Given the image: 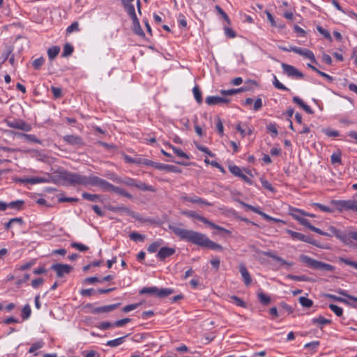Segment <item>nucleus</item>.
Segmentation results:
<instances>
[{"label":"nucleus","instance_id":"obj_64","mask_svg":"<svg viewBox=\"0 0 357 357\" xmlns=\"http://www.w3.org/2000/svg\"><path fill=\"white\" fill-rule=\"evenodd\" d=\"M261 183L262 186L264 188L268 190L271 192H274L275 191V189L272 186L271 183H269L267 180L264 179V178H261Z\"/></svg>","mask_w":357,"mask_h":357},{"label":"nucleus","instance_id":"obj_40","mask_svg":"<svg viewBox=\"0 0 357 357\" xmlns=\"http://www.w3.org/2000/svg\"><path fill=\"white\" fill-rule=\"evenodd\" d=\"M192 92L196 101L201 104L202 102V92L198 86H195L192 89Z\"/></svg>","mask_w":357,"mask_h":357},{"label":"nucleus","instance_id":"obj_62","mask_svg":"<svg viewBox=\"0 0 357 357\" xmlns=\"http://www.w3.org/2000/svg\"><path fill=\"white\" fill-rule=\"evenodd\" d=\"M79 31V24L77 22H73L67 29L66 32L67 33H70L73 31Z\"/></svg>","mask_w":357,"mask_h":357},{"label":"nucleus","instance_id":"obj_31","mask_svg":"<svg viewBox=\"0 0 357 357\" xmlns=\"http://www.w3.org/2000/svg\"><path fill=\"white\" fill-rule=\"evenodd\" d=\"M163 241L162 239L158 240L150 244L147 248V250L150 253L155 252L158 248L162 245Z\"/></svg>","mask_w":357,"mask_h":357},{"label":"nucleus","instance_id":"obj_17","mask_svg":"<svg viewBox=\"0 0 357 357\" xmlns=\"http://www.w3.org/2000/svg\"><path fill=\"white\" fill-rule=\"evenodd\" d=\"M129 15L132 21V30L134 33L139 36L144 37L145 34L140 26L139 21L136 15V13H135L134 14H130Z\"/></svg>","mask_w":357,"mask_h":357},{"label":"nucleus","instance_id":"obj_21","mask_svg":"<svg viewBox=\"0 0 357 357\" xmlns=\"http://www.w3.org/2000/svg\"><path fill=\"white\" fill-rule=\"evenodd\" d=\"M239 272L241 274L242 278H243L245 284L246 286L250 285L252 282V278L244 264H241L239 265Z\"/></svg>","mask_w":357,"mask_h":357},{"label":"nucleus","instance_id":"obj_59","mask_svg":"<svg viewBox=\"0 0 357 357\" xmlns=\"http://www.w3.org/2000/svg\"><path fill=\"white\" fill-rule=\"evenodd\" d=\"M323 132L326 135L331 137H335L340 135V132L337 130H331L329 128L324 129Z\"/></svg>","mask_w":357,"mask_h":357},{"label":"nucleus","instance_id":"obj_47","mask_svg":"<svg viewBox=\"0 0 357 357\" xmlns=\"http://www.w3.org/2000/svg\"><path fill=\"white\" fill-rule=\"evenodd\" d=\"M273 84L278 89L282 90V91H289V89L287 87H286L283 84H282L278 79V78L275 75H273Z\"/></svg>","mask_w":357,"mask_h":357},{"label":"nucleus","instance_id":"obj_19","mask_svg":"<svg viewBox=\"0 0 357 357\" xmlns=\"http://www.w3.org/2000/svg\"><path fill=\"white\" fill-rule=\"evenodd\" d=\"M230 100L224 97L220 96H208L206 98V102L208 105H220L223 103L229 102Z\"/></svg>","mask_w":357,"mask_h":357},{"label":"nucleus","instance_id":"obj_60","mask_svg":"<svg viewBox=\"0 0 357 357\" xmlns=\"http://www.w3.org/2000/svg\"><path fill=\"white\" fill-rule=\"evenodd\" d=\"M336 291L339 294L342 295V296L348 298L349 299H350L351 301H356L357 303V297H355V296H351V295L348 294L347 291H345L344 289H338Z\"/></svg>","mask_w":357,"mask_h":357},{"label":"nucleus","instance_id":"obj_37","mask_svg":"<svg viewBox=\"0 0 357 357\" xmlns=\"http://www.w3.org/2000/svg\"><path fill=\"white\" fill-rule=\"evenodd\" d=\"M291 215L298 222L301 220V219L303 218V211L298 209V208H292L291 210Z\"/></svg>","mask_w":357,"mask_h":357},{"label":"nucleus","instance_id":"obj_38","mask_svg":"<svg viewBox=\"0 0 357 357\" xmlns=\"http://www.w3.org/2000/svg\"><path fill=\"white\" fill-rule=\"evenodd\" d=\"M245 91V89L241 87V88L236 89L221 90L220 93L223 96H232V95L236 94L239 92H242V91Z\"/></svg>","mask_w":357,"mask_h":357},{"label":"nucleus","instance_id":"obj_46","mask_svg":"<svg viewBox=\"0 0 357 357\" xmlns=\"http://www.w3.org/2000/svg\"><path fill=\"white\" fill-rule=\"evenodd\" d=\"M267 130L271 133L272 137H275L278 134L277 126L275 123H271L266 126Z\"/></svg>","mask_w":357,"mask_h":357},{"label":"nucleus","instance_id":"obj_35","mask_svg":"<svg viewBox=\"0 0 357 357\" xmlns=\"http://www.w3.org/2000/svg\"><path fill=\"white\" fill-rule=\"evenodd\" d=\"M82 196L84 199L90 201V202H96L98 199H100V195H96V194H90L88 192H83Z\"/></svg>","mask_w":357,"mask_h":357},{"label":"nucleus","instance_id":"obj_44","mask_svg":"<svg viewBox=\"0 0 357 357\" xmlns=\"http://www.w3.org/2000/svg\"><path fill=\"white\" fill-rule=\"evenodd\" d=\"M74 48L72 45L69 43H66L63 47V50L62 53V56L63 57H67L70 56L73 52Z\"/></svg>","mask_w":357,"mask_h":357},{"label":"nucleus","instance_id":"obj_28","mask_svg":"<svg viewBox=\"0 0 357 357\" xmlns=\"http://www.w3.org/2000/svg\"><path fill=\"white\" fill-rule=\"evenodd\" d=\"M331 203L340 212L347 209V200H332Z\"/></svg>","mask_w":357,"mask_h":357},{"label":"nucleus","instance_id":"obj_8","mask_svg":"<svg viewBox=\"0 0 357 357\" xmlns=\"http://www.w3.org/2000/svg\"><path fill=\"white\" fill-rule=\"evenodd\" d=\"M278 48L283 52H293L294 53H296L299 55L303 56L305 58L310 59L313 63H316V59H315L314 53L308 49L301 48V47H298L296 46H292V45H290L289 47L279 45Z\"/></svg>","mask_w":357,"mask_h":357},{"label":"nucleus","instance_id":"obj_36","mask_svg":"<svg viewBox=\"0 0 357 357\" xmlns=\"http://www.w3.org/2000/svg\"><path fill=\"white\" fill-rule=\"evenodd\" d=\"M169 146L170 149H172L174 153L179 158H183L185 159H189L190 157L188 155L187 153L183 152L181 149L176 148L171 144H169Z\"/></svg>","mask_w":357,"mask_h":357},{"label":"nucleus","instance_id":"obj_11","mask_svg":"<svg viewBox=\"0 0 357 357\" xmlns=\"http://www.w3.org/2000/svg\"><path fill=\"white\" fill-rule=\"evenodd\" d=\"M51 269L56 272L58 278H62L65 275L69 274L73 270V267L68 264H54L51 266Z\"/></svg>","mask_w":357,"mask_h":357},{"label":"nucleus","instance_id":"obj_13","mask_svg":"<svg viewBox=\"0 0 357 357\" xmlns=\"http://www.w3.org/2000/svg\"><path fill=\"white\" fill-rule=\"evenodd\" d=\"M262 254L264 255V256H266V257H271L273 259L278 261L280 263V267L284 266H285L286 268H289L291 266H292L294 264L293 261H286L284 260V259H282V257L276 255L272 251H266V252H263Z\"/></svg>","mask_w":357,"mask_h":357},{"label":"nucleus","instance_id":"obj_48","mask_svg":"<svg viewBox=\"0 0 357 357\" xmlns=\"http://www.w3.org/2000/svg\"><path fill=\"white\" fill-rule=\"evenodd\" d=\"M346 211H352L357 212V201L354 199H348L347 203Z\"/></svg>","mask_w":357,"mask_h":357},{"label":"nucleus","instance_id":"obj_49","mask_svg":"<svg viewBox=\"0 0 357 357\" xmlns=\"http://www.w3.org/2000/svg\"><path fill=\"white\" fill-rule=\"evenodd\" d=\"M230 299L234 303H235L238 306L242 307H246L247 306L246 303L241 298L236 296H230Z\"/></svg>","mask_w":357,"mask_h":357},{"label":"nucleus","instance_id":"obj_6","mask_svg":"<svg viewBox=\"0 0 357 357\" xmlns=\"http://www.w3.org/2000/svg\"><path fill=\"white\" fill-rule=\"evenodd\" d=\"M181 213L183 215H185L186 217L197 219V220L203 222L204 224L208 225V227H210L213 229H215L218 231H222L227 234H231V231L229 230H228L222 227H220L218 225H215L213 222L208 220L207 218L199 215L194 211H182Z\"/></svg>","mask_w":357,"mask_h":357},{"label":"nucleus","instance_id":"obj_54","mask_svg":"<svg viewBox=\"0 0 357 357\" xmlns=\"http://www.w3.org/2000/svg\"><path fill=\"white\" fill-rule=\"evenodd\" d=\"M312 321L313 324H321V325L328 324L331 323V320L327 319L321 316L319 317L318 318L313 319L312 320Z\"/></svg>","mask_w":357,"mask_h":357},{"label":"nucleus","instance_id":"obj_15","mask_svg":"<svg viewBox=\"0 0 357 357\" xmlns=\"http://www.w3.org/2000/svg\"><path fill=\"white\" fill-rule=\"evenodd\" d=\"M121 303H115L108 305H104L100 307H94L91 310V313L93 314H98L100 313H108L112 312L120 306Z\"/></svg>","mask_w":357,"mask_h":357},{"label":"nucleus","instance_id":"obj_12","mask_svg":"<svg viewBox=\"0 0 357 357\" xmlns=\"http://www.w3.org/2000/svg\"><path fill=\"white\" fill-rule=\"evenodd\" d=\"M63 139L66 143L73 146L81 147L84 144L82 138L78 135H65Z\"/></svg>","mask_w":357,"mask_h":357},{"label":"nucleus","instance_id":"obj_25","mask_svg":"<svg viewBox=\"0 0 357 357\" xmlns=\"http://www.w3.org/2000/svg\"><path fill=\"white\" fill-rule=\"evenodd\" d=\"M242 205L244 206L245 208H247L248 209L253 211L254 213H256L259 215H260L261 217H263L264 219L267 220H272V217H271L270 215H267L266 213L262 212L261 211H260V209L257 207H255V206H253L252 205H250V204H245L244 202H241Z\"/></svg>","mask_w":357,"mask_h":357},{"label":"nucleus","instance_id":"obj_61","mask_svg":"<svg viewBox=\"0 0 357 357\" xmlns=\"http://www.w3.org/2000/svg\"><path fill=\"white\" fill-rule=\"evenodd\" d=\"M215 10L218 11V13L222 16V17L225 19V20L229 24L230 20L227 15V14L219 6H215Z\"/></svg>","mask_w":357,"mask_h":357},{"label":"nucleus","instance_id":"obj_18","mask_svg":"<svg viewBox=\"0 0 357 357\" xmlns=\"http://www.w3.org/2000/svg\"><path fill=\"white\" fill-rule=\"evenodd\" d=\"M182 200L185 202H189L192 204H202L206 206H212V204L207 202L206 200L194 195V196H188V195H183L181 197Z\"/></svg>","mask_w":357,"mask_h":357},{"label":"nucleus","instance_id":"obj_9","mask_svg":"<svg viewBox=\"0 0 357 357\" xmlns=\"http://www.w3.org/2000/svg\"><path fill=\"white\" fill-rule=\"evenodd\" d=\"M281 66L283 73L289 77L302 79L304 77V75L294 66L282 63Z\"/></svg>","mask_w":357,"mask_h":357},{"label":"nucleus","instance_id":"obj_14","mask_svg":"<svg viewBox=\"0 0 357 357\" xmlns=\"http://www.w3.org/2000/svg\"><path fill=\"white\" fill-rule=\"evenodd\" d=\"M7 124L10 128L22 130L26 132H29L31 130V126L22 120L8 121Z\"/></svg>","mask_w":357,"mask_h":357},{"label":"nucleus","instance_id":"obj_57","mask_svg":"<svg viewBox=\"0 0 357 357\" xmlns=\"http://www.w3.org/2000/svg\"><path fill=\"white\" fill-rule=\"evenodd\" d=\"M317 31L321 34L323 35L326 39L329 40L330 41L332 40V37L331 36V33H329L328 31H327L326 29L322 28L321 26H317Z\"/></svg>","mask_w":357,"mask_h":357},{"label":"nucleus","instance_id":"obj_16","mask_svg":"<svg viewBox=\"0 0 357 357\" xmlns=\"http://www.w3.org/2000/svg\"><path fill=\"white\" fill-rule=\"evenodd\" d=\"M176 252L175 248L162 247L156 255V257L161 261H164L167 257L173 255Z\"/></svg>","mask_w":357,"mask_h":357},{"label":"nucleus","instance_id":"obj_7","mask_svg":"<svg viewBox=\"0 0 357 357\" xmlns=\"http://www.w3.org/2000/svg\"><path fill=\"white\" fill-rule=\"evenodd\" d=\"M174 292V290L171 288H162L159 289L157 287H143L140 291V294H151L154 295L158 298L167 297Z\"/></svg>","mask_w":357,"mask_h":357},{"label":"nucleus","instance_id":"obj_32","mask_svg":"<svg viewBox=\"0 0 357 357\" xmlns=\"http://www.w3.org/2000/svg\"><path fill=\"white\" fill-rule=\"evenodd\" d=\"M60 52V47L58 46H53L48 49L47 55L50 60H53L59 54Z\"/></svg>","mask_w":357,"mask_h":357},{"label":"nucleus","instance_id":"obj_27","mask_svg":"<svg viewBox=\"0 0 357 357\" xmlns=\"http://www.w3.org/2000/svg\"><path fill=\"white\" fill-rule=\"evenodd\" d=\"M133 1L134 0H121L123 8L128 15L135 13L134 5L132 3Z\"/></svg>","mask_w":357,"mask_h":357},{"label":"nucleus","instance_id":"obj_34","mask_svg":"<svg viewBox=\"0 0 357 357\" xmlns=\"http://www.w3.org/2000/svg\"><path fill=\"white\" fill-rule=\"evenodd\" d=\"M287 278H289L291 280H295V281H302V282H310L311 279L306 276V275H287Z\"/></svg>","mask_w":357,"mask_h":357},{"label":"nucleus","instance_id":"obj_45","mask_svg":"<svg viewBox=\"0 0 357 357\" xmlns=\"http://www.w3.org/2000/svg\"><path fill=\"white\" fill-rule=\"evenodd\" d=\"M299 303L303 307H310L313 305V301L305 296H301L299 298Z\"/></svg>","mask_w":357,"mask_h":357},{"label":"nucleus","instance_id":"obj_22","mask_svg":"<svg viewBox=\"0 0 357 357\" xmlns=\"http://www.w3.org/2000/svg\"><path fill=\"white\" fill-rule=\"evenodd\" d=\"M107 209L114 213H118L120 214L126 213L133 216V212L129 208L126 206H114L109 205L107 206Z\"/></svg>","mask_w":357,"mask_h":357},{"label":"nucleus","instance_id":"obj_63","mask_svg":"<svg viewBox=\"0 0 357 357\" xmlns=\"http://www.w3.org/2000/svg\"><path fill=\"white\" fill-rule=\"evenodd\" d=\"M43 346V343L42 342H37L33 344L29 349V352L32 354L37 351L38 349L42 348Z\"/></svg>","mask_w":357,"mask_h":357},{"label":"nucleus","instance_id":"obj_2","mask_svg":"<svg viewBox=\"0 0 357 357\" xmlns=\"http://www.w3.org/2000/svg\"><path fill=\"white\" fill-rule=\"evenodd\" d=\"M47 178L50 183L61 185H82L87 187L90 185L91 175L85 176L77 173H72L66 170L55 172L54 174H47Z\"/></svg>","mask_w":357,"mask_h":357},{"label":"nucleus","instance_id":"obj_3","mask_svg":"<svg viewBox=\"0 0 357 357\" xmlns=\"http://www.w3.org/2000/svg\"><path fill=\"white\" fill-rule=\"evenodd\" d=\"M89 186L100 187L103 191H112L118 195L132 199V196L121 188L115 186L97 176L91 174V182Z\"/></svg>","mask_w":357,"mask_h":357},{"label":"nucleus","instance_id":"obj_24","mask_svg":"<svg viewBox=\"0 0 357 357\" xmlns=\"http://www.w3.org/2000/svg\"><path fill=\"white\" fill-rule=\"evenodd\" d=\"M107 177L114 181L121 182L128 186H135V184H136V181H137L136 179L131 178H126L123 181H120L119 179V178L117 176H116L114 174H111L108 175Z\"/></svg>","mask_w":357,"mask_h":357},{"label":"nucleus","instance_id":"obj_39","mask_svg":"<svg viewBox=\"0 0 357 357\" xmlns=\"http://www.w3.org/2000/svg\"><path fill=\"white\" fill-rule=\"evenodd\" d=\"M257 297L260 303L264 305H267L271 302V297L262 291H260L257 294Z\"/></svg>","mask_w":357,"mask_h":357},{"label":"nucleus","instance_id":"obj_1","mask_svg":"<svg viewBox=\"0 0 357 357\" xmlns=\"http://www.w3.org/2000/svg\"><path fill=\"white\" fill-rule=\"evenodd\" d=\"M169 228L181 240L203 248H209L219 251L223 250V247L221 245L213 242L203 233L192 229H183L176 225H169Z\"/></svg>","mask_w":357,"mask_h":357},{"label":"nucleus","instance_id":"obj_30","mask_svg":"<svg viewBox=\"0 0 357 357\" xmlns=\"http://www.w3.org/2000/svg\"><path fill=\"white\" fill-rule=\"evenodd\" d=\"M127 335L123 337H118L114 340H109L107 342L106 345L110 347H116L124 342L125 338Z\"/></svg>","mask_w":357,"mask_h":357},{"label":"nucleus","instance_id":"obj_51","mask_svg":"<svg viewBox=\"0 0 357 357\" xmlns=\"http://www.w3.org/2000/svg\"><path fill=\"white\" fill-rule=\"evenodd\" d=\"M328 307L337 317L342 316L343 310L342 307H340L335 304H330L328 305Z\"/></svg>","mask_w":357,"mask_h":357},{"label":"nucleus","instance_id":"obj_50","mask_svg":"<svg viewBox=\"0 0 357 357\" xmlns=\"http://www.w3.org/2000/svg\"><path fill=\"white\" fill-rule=\"evenodd\" d=\"M339 261L342 262L348 266H350L356 269H357V261L350 260L348 258L339 257Z\"/></svg>","mask_w":357,"mask_h":357},{"label":"nucleus","instance_id":"obj_20","mask_svg":"<svg viewBox=\"0 0 357 357\" xmlns=\"http://www.w3.org/2000/svg\"><path fill=\"white\" fill-rule=\"evenodd\" d=\"M20 181L22 183H29L32 185L40 183H50V180L47 178V176L43 177L36 176L31 178H24L20 179Z\"/></svg>","mask_w":357,"mask_h":357},{"label":"nucleus","instance_id":"obj_42","mask_svg":"<svg viewBox=\"0 0 357 357\" xmlns=\"http://www.w3.org/2000/svg\"><path fill=\"white\" fill-rule=\"evenodd\" d=\"M70 246L80 252H86L89 249L88 246L77 242L71 243Z\"/></svg>","mask_w":357,"mask_h":357},{"label":"nucleus","instance_id":"obj_4","mask_svg":"<svg viewBox=\"0 0 357 357\" xmlns=\"http://www.w3.org/2000/svg\"><path fill=\"white\" fill-rule=\"evenodd\" d=\"M300 261L305 264L307 267L317 270H323L326 271H334L335 268L334 266L314 259L309 256L302 255L299 257Z\"/></svg>","mask_w":357,"mask_h":357},{"label":"nucleus","instance_id":"obj_52","mask_svg":"<svg viewBox=\"0 0 357 357\" xmlns=\"http://www.w3.org/2000/svg\"><path fill=\"white\" fill-rule=\"evenodd\" d=\"M228 168L229 172L236 176L239 177L242 174L240 167L235 165H229Z\"/></svg>","mask_w":357,"mask_h":357},{"label":"nucleus","instance_id":"obj_29","mask_svg":"<svg viewBox=\"0 0 357 357\" xmlns=\"http://www.w3.org/2000/svg\"><path fill=\"white\" fill-rule=\"evenodd\" d=\"M135 187L139 190H144V191H149V192H154L155 189L152 185H147L145 183L137 181H136Z\"/></svg>","mask_w":357,"mask_h":357},{"label":"nucleus","instance_id":"obj_55","mask_svg":"<svg viewBox=\"0 0 357 357\" xmlns=\"http://www.w3.org/2000/svg\"><path fill=\"white\" fill-rule=\"evenodd\" d=\"M44 62H45V59L43 56L36 59L33 61V67L34 68V69L38 70L44 64Z\"/></svg>","mask_w":357,"mask_h":357},{"label":"nucleus","instance_id":"obj_58","mask_svg":"<svg viewBox=\"0 0 357 357\" xmlns=\"http://www.w3.org/2000/svg\"><path fill=\"white\" fill-rule=\"evenodd\" d=\"M331 161L332 164L341 163V153L340 152L333 153L331 156Z\"/></svg>","mask_w":357,"mask_h":357},{"label":"nucleus","instance_id":"obj_23","mask_svg":"<svg viewBox=\"0 0 357 357\" xmlns=\"http://www.w3.org/2000/svg\"><path fill=\"white\" fill-rule=\"evenodd\" d=\"M157 169L164 170L166 172H174V173H181V169L176 166L166 165V164L160 163V162H158V164L157 165Z\"/></svg>","mask_w":357,"mask_h":357},{"label":"nucleus","instance_id":"obj_10","mask_svg":"<svg viewBox=\"0 0 357 357\" xmlns=\"http://www.w3.org/2000/svg\"><path fill=\"white\" fill-rule=\"evenodd\" d=\"M286 232L289 234L294 240L308 243L312 245L318 246L316 241L308 236L304 235L301 233L296 232L290 229H287Z\"/></svg>","mask_w":357,"mask_h":357},{"label":"nucleus","instance_id":"obj_26","mask_svg":"<svg viewBox=\"0 0 357 357\" xmlns=\"http://www.w3.org/2000/svg\"><path fill=\"white\" fill-rule=\"evenodd\" d=\"M293 102L303 109L307 114H311L313 113V110L311 109V107L305 104L299 97L294 96L293 98Z\"/></svg>","mask_w":357,"mask_h":357},{"label":"nucleus","instance_id":"obj_5","mask_svg":"<svg viewBox=\"0 0 357 357\" xmlns=\"http://www.w3.org/2000/svg\"><path fill=\"white\" fill-rule=\"evenodd\" d=\"M328 229L330 231L331 236H335L346 245H350L351 244V240L357 241L356 231H350L347 234H344L341 230L333 226H329Z\"/></svg>","mask_w":357,"mask_h":357},{"label":"nucleus","instance_id":"obj_56","mask_svg":"<svg viewBox=\"0 0 357 357\" xmlns=\"http://www.w3.org/2000/svg\"><path fill=\"white\" fill-rule=\"evenodd\" d=\"M313 206L318 208L319 210H321L323 212L333 213L334 211V210L331 208L330 207L326 206L319 204V203H314Z\"/></svg>","mask_w":357,"mask_h":357},{"label":"nucleus","instance_id":"obj_43","mask_svg":"<svg viewBox=\"0 0 357 357\" xmlns=\"http://www.w3.org/2000/svg\"><path fill=\"white\" fill-rule=\"evenodd\" d=\"M31 310L29 304L25 305L22 310V317L24 320L29 318L31 316Z\"/></svg>","mask_w":357,"mask_h":357},{"label":"nucleus","instance_id":"obj_33","mask_svg":"<svg viewBox=\"0 0 357 357\" xmlns=\"http://www.w3.org/2000/svg\"><path fill=\"white\" fill-rule=\"evenodd\" d=\"M20 137H24L26 141L37 144H42L41 140L38 139L35 135L31 134L20 133Z\"/></svg>","mask_w":357,"mask_h":357},{"label":"nucleus","instance_id":"obj_53","mask_svg":"<svg viewBox=\"0 0 357 357\" xmlns=\"http://www.w3.org/2000/svg\"><path fill=\"white\" fill-rule=\"evenodd\" d=\"M24 204V202L22 200H17L14 202H11L8 204V208H15L20 210Z\"/></svg>","mask_w":357,"mask_h":357},{"label":"nucleus","instance_id":"obj_41","mask_svg":"<svg viewBox=\"0 0 357 357\" xmlns=\"http://www.w3.org/2000/svg\"><path fill=\"white\" fill-rule=\"evenodd\" d=\"M326 298H328L330 299H332V300H334V301H338V302H341V303H344L348 305H350V306H352V307H355L354 305H353L351 303H350L347 300L342 298V297H338V296H336L333 294H326Z\"/></svg>","mask_w":357,"mask_h":357}]
</instances>
